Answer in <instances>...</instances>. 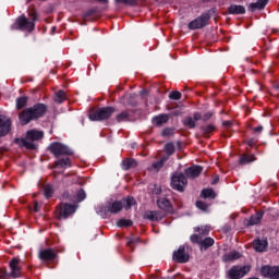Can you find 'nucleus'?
<instances>
[{
	"instance_id": "1",
	"label": "nucleus",
	"mask_w": 279,
	"mask_h": 279,
	"mask_svg": "<svg viewBox=\"0 0 279 279\" xmlns=\"http://www.w3.org/2000/svg\"><path fill=\"white\" fill-rule=\"evenodd\" d=\"M47 112V107L45 104H37L33 107L24 109L20 114L19 119L22 125H27L31 121H36V119H40V117H45Z\"/></svg>"
},
{
	"instance_id": "2",
	"label": "nucleus",
	"mask_w": 279,
	"mask_h": 279,
	"mask_svg": "<svg viewBox=\"0 0 279 279\" xmlns=\"http://www.w3.org/2000/svg\"><path fill=\"white\" fill-rule=\"evenodd\" d=\"M43 136H45L43 131L31 130L26 133L25 138H16L15 143L20 147H25L26 149H35L36 144H34V141H40Z\"/></svg>"
},
{
	"instance_id": "3",
	"label": "nucleus",
	"mask_w": 279,
	"mask_h": 279,
	"mask_svg": "<svg viewBox=\"0 0 279 279\" xmlns=\"http://www.w3.org/2000/svg\"><path fill=\"white\" fill-rule=\"evenodd\" d=\"M134 204H136V201L134 199V197L128 196L126 198H123L122 201H116L112 203H108L107 210H108V213H111L112 215H117V213H121V210H123V208L125 210H130V208H132V206H134Z\"/></svg>"
},
{
	"instance_id": "4",
	"label": "nucleus",
	"mask_w": 279,
	"mask_h": 279,
	"mask_svg": "<svg viewBox=\"0 0 279 279\" xmlns=\"http://www.w3.org/2000/svg\"><path fill=\"white\" fill-rule=\"evenodd\" d=\"M29 17L31 19H27L25 15L17 17L16 23L20 29H24L25 32H34L38 15L33 11L29 13Z\"/></svg>"
},
{
	"instance_id": "5",
	"label": "nucleus",
	"mask_w": 279,
	"mask_h": 279,
	"mask_svg": "<svg viewBox=\"0 0 279 279\" xmlns=\"http://www.w3.org/2000/svg\"><path fill=\"white\" fill-rule=\"evenodd\" d=\"M114 114V108L112 107H104L98 110H94L89 112L90 121H105V119H110Z\"/></svg>"
},
{
	"instance_id": "6",
	"label": "nucleus",
	"mask_w": 279,
	"mask_h": 279,
	"mask_svg": "<svg viewBox=\"0 0 279 279\" xmlns=\"http://www.w3.org/2000/svg\"><path fill=\"white\" fill-rule=\"evenodd\" d=\"M251 269L252 267H250V265L233 266L228 270L227 276L230 279H241L244 278L246 274H250Z\"/></svg>"
},
{
	"instance_id": "7",
	"label": "nucleus",
	"mask_w": 279,
	"mask_h": 279,
	"mask_svg": "<svg viewBox=\"0 0 279 279\" xmlns=\"http://www.w3.org/2000/svg\"><path fill=\"white\" fill-rule=\"evenodd\" d=\"M48 149L50 154L54 155V158L71 155V149H69V147H66L64 144L58 142L50 144Z\"/></svg>"
},
{
	"instance_id": "8",
	"label": "nucleus",
	"mask_w": 279,
	"mask_h": 279,
	"mask_svg": "<svg viewBox=\"0 0 279 279\" xmlns=\"http://www.w3.org/2000/svg\"><path fill=\"white\" fill-rule=\"evenodd\" d=\"M189 184V181L186 180V177H184L182 173H175L172 175L171 179V186L174 189V191H179L182 193L184 189H186V185Z\"/></svg>"
},
{
	"instance_id": "9",
	"label": "nucleus",
	"mask_w": 279,
	"mask_h": 279,
	"mask_svg": "<svg viewBox=\"0 0 279 279\" xmlns=\"http://www.w3.org/2000/svg\"><path fill=\"white\" fill-rule=\"evenodd\" d=\"M9 267L11 269V278H21L23 275V262H21V258L13 257L9 263Z\"/></svg>"
},
{
	"instance_id": "10",
	"label": "nucleus",
	"mask_w": 279,
	"mask_h": 279,
	"mask_svg": "<svg viewBox=\"0 0 279 279\" xmlns=\"http://www.w3.org/2000/svg\"><path fill=\"white\" fill-rule=\"evenodd\" d=\"M210 21V14L204 13L201 16L196 17L192 22L189 23V29H202V27H206L208 22Z\"/></svg>"
},
{
	"instance_id": "11",
	"label": "nucleus",
	"mask_w": 279,
	"mask_h": 279,
	"mask_svg": "<svg viewBox=\"0 0 279 279\" xmlns=\"http://www.w3.org/2000/svg\"><path fill=\"white\" fill-rule=\"evenodd\" d=\"M190 240L192 243H197L201 250H208V247H213V245H215V240L213 238H205L202 240V236L192 234Z\"/></svg>"
},
{
	"instance_id": "12",
	"label": "nucleus",
	"mask_w": 279,
	"mask_h": 279,
	"mask_svg": "<svg viewBox=\"0 0 279 279\" xmlns=\"http://www.w3.org/2000/svg\"><path fill=\"white\" fill-rule=\"evenodd\" d=\"M39 260H44L45 263H49L50 260H56L58 258V252L53 248H44L38 253Z\"/></svg>"
},
{
	"instance_id": "13",
	"label": "nucleus",
	"mask_w": 279,
	"mask_h": 279,
	"mask_svg": "<svg viewBox=\"0 0 279 279\" xmlns=\"http://www.w3.org/2000/svg\"><path fill=\"white\" fill-rule=\"evenodd\" d=\"M260 272L264 278L279 279L278 266H263Z\"/></svg>"
},
{
	"instance_id": "14",
	"label": "nucleus",
	"mask_w": 279,
	"mask_h": 279,
	"mask_svg": "<svg viewBox=\"0 0 279 279\" xmlns=\"http://www.w3.org/2000/svg\"><path fill=\"white\" fill-rule=\"evenodd\" d=\"M75 213V206L71 204H61L59 206V216L58 219H68L70 215Z\"/></svg>"
},
{
	"instance_id": "15",
	"label": "nucleus",
	"mask_w": 279,
	"mask_h": 279,
	"mask_svg": "<svg viewBox=\"0 0 279 279\" xmlns=\"http://www.w3.org/2000/svg\"><path fill=\"white\" fill-rule=\"evenodd\" d=\"M189 253L184 250V246H180L178 251L173 252L172 259L175 263H189Z\"/></svg>"
},
{
	"instance_id": "16",
	"label": "nucleus",
	"mask_w": 279,
	"mask_h": 279,
	"mask_svg": "<svg viewBox=\"0 0 279 279\" xmlns=\"http://www.w3.org/2000/svg\"><path fill=\"white\" fill-rule=\"evenodd\" d=\"M157 206H158V208H160V210H163L165 213H171L173 210L171 201H169L167 197L158 198Z\"/></svg>"
},
{
	"instance_id": "17",
	"label": "nucleus",
	"mask_w": 279,
	"mask_h": 279,
	"mask_svg": "<svg viewBox=\"0 0 279 279\" xmlns=\"http://www.w3.org/2000/svg\"><path fill=\"white\" fill-rule=\"evenodd\" d=\"M144 219H148L149 221H160L165 219V214L158 210H148L144 214Z\"/></svg>"
},
{
	"instance_id": "18",
	"label": "nucleus",
	"mask_w": 279,
	"mask_h": 279,
	"mask_svg": "<svg viewBox=\"0 0 279 279\" xmlns=\"http://www.w3.org/2000/svg\"><path fill=\"white\" fill-rule=\"evenodd\" d=\"M202 171H204V168H202V166H192L185 169V175L186 178L191 179L199 178Z\"/></svg>"
},
{
	"instance_id": "19",
	"label": "nucleus",
	"mask_w": 279,
	"mask_h": 279,
	"mask_svg": "<svg viewBox=\"0 0 279 279\" xmlns=\"http://www.w3.org/2000/svg\"><path fill=\"white\" fill-rule=\"evenodd\" d=\"M239 258H241V253L236 251H232L222 256L223 263H232L234 260H239Z\"/></svg>"
},
{
	"instance_id": "20",
	"label": "nucleus",
	"mask_w": 279,
	"mask_h": 279,
	"mask_svg": "<svg viewBox=\"0 0 279 279\" xmlns=\"http://www.w3.org/2000/svg\"><path fill=\"white\" fill-rule=\"evenodd\" d=\"M267 240H255L253 242V247L255 252H265L267 250Z\"/></svg>"
},
{
	"instance_id": "21",
	"label": "nucleus",
	"mask_w": 279,
	"mask_h": 279,
	"mask_svg": "<svg viewBox=\"0 0 279 279\" xmlns=\"http://www.w3.org/2000/svg\"><path fill=\"white\" fill-rule=\"evenodd\" d=\"M269 0H257L255 3H251L248 7V10L251 12H256V10H264L265 5H267V2Z\"/></svg>"
},
{
	"instance_id": "22",
	"label": "nucleus",
	"mask_w": 279,
	"mask_h": 279,
	"mask_svg": "<svg viewBox=\"0 0 279 279\" xmlns=\"http://www.w3.org/2000/svg\"><path fill=\"white\" fill-rule=\"evenodd\" d=\"M229 14H245V7L241 4H231L228 8Z\"/></svg>"
},
{
	"instance_id": "23",
	"label": "nucleus",
	"mask_w": 279,
	"mask_h": 279,
	"mask_svg": "<svg viewBox=\"0 0 279 279\" xmlns=\"http://www.w3.org/2000/svg\"><path fill=\"white\" fill-rule=\"evenodd\" d=\"M169 121V114H159L155 118H153L154 125L160 126L165 125Z\"/></svg>"
},
{
	"instance_id": "24",
	"label": "nucleus",
	"mask_w": 279,
	"mask_h": 279,
	"mask_svg": "<svg viewBox=\"0 0 279 279\" xmlns=\"http://www.w3.org/2000/svg\"><path fill=\"white\" fill-rule=\"evenodd\" d=\"M260 219H263V213H256L255 215L251 216L247 226H256V223H260Z\"/></svg>"
},
{
	"instance_id": "25",
	"label": "nucleus",
	"mask_w": 279,
	"mask_h": 279,
	"mask_svg": "<svg viewBox=\"0 0 279 279\" xmlns=\"http://www.w3.org/2000/svg\"><path fill=\"white\" fill-rule=\"evenodd\" d=\"M256 160V157L254 155H242L240 157L239 162L241 165H250V162H254Z\"/></svg>"
},
{
	"instance_id": "26",
	"label": "nucleus",
	"mask_w": 279,
	"mask_h": 279,
	"mask_svg": "<svg viewBox=\"0 0 279 279\" xmlns=\"http://www.w3.org/2000/svg\"><path fill=\"white\" fill-rule=\"evenodd\" d=\"M134 167H136V160H134V159H124L122 161V169L124 171H128Z\"/></svg>"
},
{
	"instance_id": "27",
	"label": "nucleus",
	"mask_w": 279,
	"mask_h": 279,
	"mask_svg": "<svg viewBox=\"0 0 279 279\" xmlns=\"http://www.w3.org/2000/svg\"><path fill=\"white\" fill-rule=\"evenodd\" d=\"M201 197H203L204 199H215V191H213V189H205L202 191Z\"/></svg>"
},
{
	"instance_id": "28",
	"label": "nucleus",
	"mask_w": 279,
	"mask_h": 279,
	"mask_svg": "<svg viewBox=\"0 0 279 279\" xmlns=\"http://www.w3.org/2000/svg\"><path fill=\"white\" fill-rule=\"evenodd\" d=\"M53 99L56 104H62V101L66 100V93H64V90H59L54 93Z\"/></svg>"
},
{
	"instance_id": "29",
	"label": "nucleus",
	"mask_w": 279,
	"mask_h": 279,
	"mask_svg": "<svg viewBox=\"0 0 279 279\" xmlns=\"http://www.w3.org/2000/svg\"><path fill=\"white\" fill-rule=\"evenodd\" d=\"M56 167H60L61 169H63V167H71V159L63 158V159H59L54 162Z\"/></svg>"
},
{
	"instance_id": "30",
	"label": "nucleus",
	"mask_w": 279,
	"mask_h": 279,
	"mask_svg": "<svg viewBox=\"0 0 279 279\" xmlns=\"http://www.w3.org/2000/svg\"><path fill=\"white\" fill-rule=\"evenodd\" d=\"M169 160V157H163L162 159H160L159 161H156L151 165L153 169H156V171H159L160 169H162V167L165 166V163Z\"/></svg>"
},
{
	"instance_id": "31",
	"label": "nucleus",
	"mask_w": 279,
	"mask_h": 279,
	"mask_svg": "<svg viewBox=\"0 0 279 279\" xmlns=\"http://www.w3.org/2000/svg\"><path fill=\"white\" fill-rule=\"evenodd\" d=\"M12 122H5L4 125L0 126V138L9 134Z\"/></svg>"
},
{
	"instance_id": "32",
	"label": "nucleus",
	"mask_w": 279,
	"mask_h": 279,
	"mask_svg": "<svg viewBox=\"0 0 279 279\" xmlns=\"http://www.w3.org/2000/svg\"><path fill=\"white\" fill-rule=\"evenodd\" d=\"M194 232H198V236H206L210 232V228L208 227H196L194 228Z\"/></svg>"
},
{
	"instance_id": "33",
	"label": "nucleus",
	"mask_w": 279,
	"mask_h": 279,
	"mask_svg": "<svg viewBox=\"0 0 279 279\" xmlns=\"http://www.w3.org/2000/svg\"><path fill=\"white\" fill-rule=\"evenodd\" d=\"M118 228H130L132 226V220L130 219H120L117 221Z\"/></svg>"
},
{
	"instance_id": "34",
	"label": "nucleus",
	"mask_w": 279,
	"mask_h": 279,
	"mask_svg": "<svg viewBox=\"0 0 279 279\" xmlns=\"http://www.w3.org/2000/svg\"><path fill=\"white\" fill-rule=\"evenodd\" d=\"M165 151L168 156H172V154L175 153V145H173V143H167L165 145Z\"/></svg>"
},
{
	"instance_id": "35",
	"label": "nucleus",
	"mask_w": 279,
	"mask_h": 279,
	"mask_svg": "<svg viewBox=\"0 0 279 279\" xmlns=\"http://www.w3.org/2000/svg\"><path fill=\"white\" fill-rule=\"evenodd\" d=\"M25 106H27V97L23 96V97L17 98L16 108H19V110H21V108H25Z\"/></svg>"
},
{
	"instance_id": "36",
	"label": "nucleus",
	"mask_w": 279,
	"mask_h": 279,
	"mask_svg": "<svg viewBox=\"0 0 279 279\" xmlns=\"http://www.w3.org/2000/svg\"><path fill=\"white\" fill-rule=\"evenodd\" d=\"M183 125H185V128H190V130H193L195 128V120H193L191 117H187L184 119Z\"/></svg>"
},
{
	"instance_id": "37",
	"label": "nucleus",
	"mask_w": 279,
	"mask_h": 279,
	"mask_svg": "<svg viewBox=\"0 0 279 279\" xmlns=\"http://www.w3.org/2000/svg\"><path fill=\"white\" fill-rule=\"evenodd\" d=\"M44 195L49 199V197L53 196V186L51 185H45L44 186Z\"/></svg>"
},
{
	"instance_id": "38",
	"label": "nucleus",
	"mask_w": 279,
	"mask_h": 279,
	"mask_svg": "<svg viewBox=\"0 0 279 279\" xmlns=\"http://www.w3.org/2000/svg\"><path fill=\"white\" fill-rule=\"evenodd\" d=\"M208 207L209 205L202 201L196 202V208H198L199 210H203V213H206L208 210Z\"/></svg>"
},
{
	"instance_id": "39",
	"label": "nucleus",
	"mask_w": 279,
	"mask_h": 279,
	"mask_svg": "<svg viewBox=\"0 0 279 279\" xmlns=\"http://www.w3.org/2000/svg\"><path fill=\"white\" fill-rule=\"evenodd\" d=\"M130 114L126 111H123L117 116L118 123H121V121H128V118Z\"/></svg>"
},
{
	"instance_id": "40",
	"label": "nucleus",
	"mask_w": 279,
	"mask_h": 279,
	"mask_svg": "<svg viewBox=\"0 0 279 279\" xmlns=\"http://www.w3.org/2000/svg\"><path fill=\"white\" fill-rule=\"evenodd\" d=\"M84 199H86V192H84V190L81 189L76 193V202H84Z\"/></svg>"
},
{
	"instance_id": "41",
	"label": "nucleus",
	"mask_w": 279,
	"mask_h": 279,
	"mask_svg": "<svg viewBox=\"0 0 279 279\" xmlns=\"http://www.w3.org/2000/svg\"><path fill=\"white\" fill-rule=\"evenodd\" d=\"M169 98L174 100L182 99V94L180 92H171Z\"/></svg>"
},
{
	"instance_id": "42",
	"label": "nucleus",
	"mask_w": 279,
	"mask_h": 279,
	"mask_svg": "<svg viewBox=\"0 0 279 279\" xmlns=\"http://www.w3.org/2000/svg\"><path fill=\"white\" fill-rule=\"evenodd\" d=\"M117 3H124L125 5H136V0H116Z\"/></svg>"
},
{
	"instance_id": "43",
	"label": "nucleus",
	"mask_w": 279,
	"mask_h": 279,
	"mask_svg": "<svg viewBox=\"0 0 279 279\" xmlns=\"http://www.w3.org/2000/svg\"><path fill=\"white\" fill-rule=\"evenodd\" d=\"M5 123H12V121L5 116H0V126L5 125Z\"/></svg>"
},
{
	"instance_id": "44",
	"label": "nucleus",
	"mask_w": 279,
	"mask_h": 279,
	"mask_svg": "<svg viewBox=\"0 0 279 279\" xmlns=\"http://www.w3.org/2000/svg\"><path fill=\"white\" fill-rule=\"evenodd\" d=\"M215 130H216V128L213 124H209V125L204 128L205 134H210V133L215 132Z\"/></svg>"
},
{
	"instance_id": "45",
	"label": "nucleus",
	"mask_w": 279,
	"mask_h": 279,
	"mask_svg": "<svg viewBox=\"0 0 279 279\" xmlns=\"http://www.w3.org/2000/svg\"><path fill=\"white\" fill-rule=\"evenodd\" d=\"M192 119H193L194 123H197V121L202 120V114L201 113H194Z\"/></svg>"
},
{
	"instance_id": "46",
	"label": "nucleus",
	"mask_w": 279,
	"mask_h": 279,
	"mask_svg": "<svg viewBox=\"0 0 279 279\" xmlns=\"http://www.w3.org/2000/svg\"><path fill=\"white\" fill-rule=\"evenodd\" d=\"M211 118H213V112L205 113L203 117V121H208Z\"/></svg>"
},
{
	"instance_id": "47",
	"label": "nucleus",
	"mask_w": 279,
	"mask_h": 279,
	"mask_svg": "<svg viewBox=\"0 0 279 279\" xmlns=\"http://www.w3.org/2000/svg\"><path fill=\"white\" fill-rule=\"evenodd\" d=\"M8 276V272L5 271V269H0V279H5Z\"/></svg>"
},
{
	"instance_id": "48",
	"label": "nucleus",
	"mask_w": 279,
	"mask_h": 279,
	"mask_svg": "<svg viewBox=\"0 0 279 279\" xmlns=\"http://www.w3.org/2000/svg\"><path fill=\"white\" fill-rule=\"evenodd\" d=\"M172 130L171 129H166L162 131V136H169V134H172Z\"/></svg>"
},
{
	"instance_id": "49",
	"label": "nucleus",
	"mask_w": 279,
	"mask_h": 279,
	"mask_svg": "<svg viewBox=\"0 0 279 279\" xmlns=\"http://www.w3.org/2000/svg\"><path fill=\"white\" fill-rule=\"evenodd\" d=\"M180 114H182V111H180L179 109H174V110L172 111V116H173V117H180Z\"/></svg>"
},
{
	"instance_id": "50",
	"label": "nucleus",
	"mask_w": 279,
	"mask_h": 279,
	"mask_svg": "<svg viewBox=\"0 0 279 279\" xmlns=\"http://www.w3.org/2000/svg\"><path fill=\"white\" fill-rule=\"evenodd\" d=\"M40 210V206L38 205V203L34 204V211L38 213Z\"/></svg>"
},
{
	"instance_id": "51",
	"label": "nucleus",
	"mask_w": 279,
	"mask_h": 279,
	"mask_svg": "<svg viewBox=\"0 0 279 279\" xmlns=\"http://www.w3.org/2000/svg\"><path fill=\"white\" fill-rule=\"evenodd\" d=\"M253 131L256 133H260V132H263V126H257V128L253 129Z\"/></svg>"
},
{
	"instance_id": "52",
	"label": "nucleus",
	"mask_w": 279,
	"mask_h": 279,
	"mask_svg": "<svg viewBox=\"0 0 279 279\" xmlns=\"http://www.w3.org/2000/svg\"><path fill=\"white\" fill-rule=\"evenodd\" d=\"M222 125H225L226 128H230V125H232V123L230 121H225V122H222Z\"/></svg>"
},
{
	"instance_id": "53",
	"label": "nucleus",
	"mask_w": 279,
	"mask_h": 279,
	"mask_svg": "<svg viewBox=\"0 0 279 279\" xmlns=\"http://www.w3.org/2000/svg\"><path fill=\"white\" fill-rule=\"evenodd\" d=\"M99 1L100 3H108V0H97Z\"/></svg>"
}]
</instances>
